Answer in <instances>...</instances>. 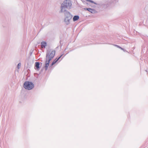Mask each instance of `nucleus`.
<instances>
[{"label":"nucleus","mask_w":148,"mask_h":148,"mask_svg":"<svg viewBox=\"0 0 148 148\" xmlns=\"http://www.w3.org/2000/svg\"><path fill=\"white\" fill-rule=\"evenodd\" d=\"M40 63L38 62H36L35 63V67L36 68L35 69L37 70H39L40 68Z\"/></svg>","instance_id":"nucleus-4"},{"label":"nucleus","mask_w":148,"mask_h":148,"mask_svg":"<svg viewBox=\"0 0 148 148\" xmlns=\"http://www.w3.org/2000/svg\"><path fill=\"white\" fill-rule=\"evenodd\" d=\"M50 61V60H47V59H46L45 62V67L46 68V69L49 65V62Z\"/></svg>","instance_id":"nucleus-7"},{"label":"nucleus","mask_w":148,"mask_h":148,"mask_svg":"<svg viewBox=\"0 0 148 148\" xmlns=\"http://www.w3.org/2000/svg\"><path fill=\"white\" fill-rule=\"evenodd\" d=\"M84 10H87L92 13H95L96 12L95 10L90 8H84Z\"/></svg>","instance_id":"nucleus-5"},{"label":"nucleus","mask_w":148,"mask_h":148,"mask_svg":"<svg viewBox=\"0 0 148 148\" xmlns=\"http://www.w3.org/2000/svg\"><path fill=\"white\" fill-rule=\"evenodd\" d=\"M86 1H88L90 2H91V3H95L93 1H91V0H86Z\"/></svg>","instance_id":"nucleus-12"},{"label":"nucleus","mask_w":148,"mask_h":148,"mask_svg":"<svg viewBox=\"0 0 148 148\" xmlns=\"http://www.w3.org/2000/svg\"><path fill=\"white\" fill-rule=\"evenodd\" d=\"M55 54V51L53 50L51 51L50 53L49 54H47L46 55V59L51 60L54 57Z\"/></svg>","instance_id":"nucleus-3"},{"label":"nucleus","mask_w":148,"mask_h":148,"mask_svg":"<svg viewBox=\"0 0 148 148\" xmlns=\"http://www.w3.org/2000/svg\"><path fill=\"white\" fill-rule=\"evenodd\" d=\"M69 18L66 17L65 19V21L66 23L67 24H68L69 23L70 20L71 18V16H70Z\"/></svg>","instance_id":"nucleus-6"},{"label":"nucleus","mask_w":148,"mask_h":148,"mask_svg":"<svg viewBox=\"0 0 148 148\" xmlns=\"http://www.w3.org/2000/svg\"><path fill=\"white\" fill-rule=\"evenodd\" d=\"M47 46V43L45 42H42L41 43V47L42 48H45Z\"/></svg>","instance_id":"nucleus-8"},{"label":"nucleus","mask_w":148,"mask_h":148,"mask_svg":"<svg viewBox=\"0 0 148 148\" xmlns=\"http://www.w3.org/2000/svg\"><path fill=\"white\" fill-rule=\"evenodd\" d=\"M61 57H59L57 60H55L52 63V65H53L54 64H55L60 58Z\"/></svg>","instance_id":"nucleus-10"},{"label":"nucleus","mask_w":148,"mask_h":148,"mask_svg":"<svg viewBox=\"0 0 148 148\" xmlns=\"http://www.w3.org/2000/svg\"><path fill=\"white\" fill-rule=\"evenodd\" d=\"M23 86L25 89L30 90L34 88V85L31 82L26 81L24 83Z\"/></svg>","instance_id":"nucleus-2"},{"label":"nucleus","mask_w":148,"mask_h":148,"mask_svg":"<svg viewBox=\"0 0 148 148\" xmlns=\"http://www.w3.org/2000/svg\"><path fill=\"white\" fill-rule=\"evenodd\" d=\"M79 18V17L78 16H74L73 18V21H75L77 20Z\"/></svg>","instance_id":"nucleus-9"},{"label":"nucleus","mask_w":148,"mask_h":148,"mask_svg":"<svg viewBox=\"0 0 148 148\" xmlns=\"http://www.w3.org/2000/svg\"><path fill=\"white\" fill-rule=\"evenodd\" d=\"M114 46L121 49V50H122L124 51V50L123 49L122 47H120L117 45H114Z\"/></svg>","instance_id":"nucleus-11"},{"label":"nucleus","mask_w":148,"mask_h":148,"mask_svg":"<svg viewBox=\"0 0 148 148\" xmlns=\"http://www.w3.org/2000/svg\"><path fill=\"white\" fill-rule=\"evenodd\" d=\"M72 5L71 1L66 0L64 1L61 5V11L62 12L66 11V8H70Z\"/></svg>","instance_id":"nucleus-1"},{"label":"nucleus","mask_w":148,"mask_h":148,"mask_svg":"<svg viewBox=\"0 0 148 148\" xmlns=\"http://www.w3.org/2000/svg\"><path fill=\"white\" fill-rule=\"evenodd\" d=\"M21 63H19L18 65V68H19V67L21 66Z\"/></svg>","instance_id":"nucleus-13"}]
</instances>
